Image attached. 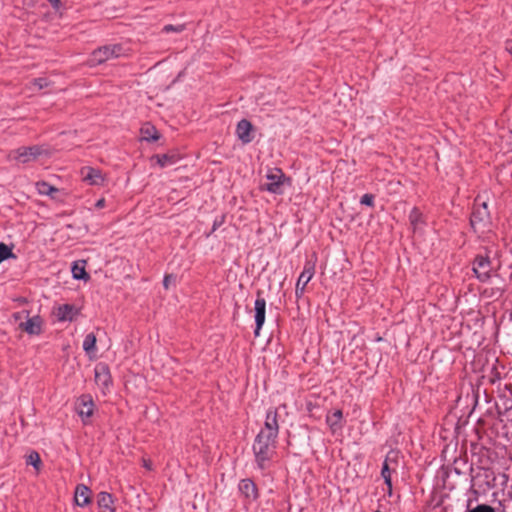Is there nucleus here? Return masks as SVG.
I'll return each instance as SVG.
<instances>
[{
  "instance_id": "f257e3e1",
  "label": "nucleus",
  "mask_w": 512,
  "mask_h": 512,
  "mask_svg": "<svg viewBox=\"0 0 512 512\" xmlns=\"http://www.w3.org/2000/svg\"><path fill=\"white\" fill-rule=\"evenodd\" d=\"M276 438L267 436L264 433H258L253 444V451L257 465L260 469L266 467L275 450Z\"/></svg>"
},
{
  "instance_id": "f03ea898",
  "label": "nucleus",
  "mask_w": 512,
  "mask_h": 512,
  "mask_svg": "<svg viewBox=\"0 0 512 512\" xmlns=\"http://www.w3.org/2000/svg\"><path fill=\"white\" fill-rule=\"evenodd\" d=\"M129 54L130 50L121 44L107 45L94 50L89 63L91 66H96L112 59L127 57Z\"/></svg>"
},
{
  "instance_id": "7ed1b4c3",
  "label": "nucleus",
  "mask_w": 512,
  "mask_h": 512,
  "mask_svg": "<svg viewBox=\"0 0 512 512\" xmlns=\"http://www.w3.org/2000/svg\"><path fill=\"white\" fill-rule=\"evenodd\" d=\"M479 198L475 199V205L470 218V224L474 231L483 232L490 224V212L488 210L487 202L479 203Z\"/></svg>"
},
{
  "instance_id": "20e7f679",
  "label": "nucleus",
  "mask_w": 512,
  "mask_h": 512,
  "mask_svg": "<svg viewBox=\"0 0 512 512\" xmlns=\"http://www.w3.org/2000/svg\"><path fill=\"white\" fill-rule=\"evenodd\" d=\"M267 182L261 186L262 190H267L273 194H282L284 186L288 182L285 174L280 169H272L266 175Z\"/></svg>"
},
{
  "instance_id": "39448f33",
  "label": "nucleus",
  "mask_w": 512,
  "mask_h": 512,
  "mask_svg": "<svg viewBox=\"0 0 512 512\" xmlns=\"http://www.w3.org/2000/svg\"><path fill=\"white\" fill-rule=\"evenodd\" d=\"M45 150L41 146L21 147L9 153V159L26 164L38 159Z\"/></svg>"
},
{
  "instance_id": "423d86ee",
  "label": "nucleus",
  "mask_w": 512,
  "mask_h": 512,
  "mask_svg": "<svg viewBox=\"0 0 512 512\" xmlns=\"http://www.w3.org/2000/svg\"><path fill=\"white\" fill-rule=\"evenodd\" d=\"M473 272L480 281H487L491 276V262L489 258L485 256H477L473 263Z\"/></svg>"
},
{
  "instance_id": "0eeeda50",
  "label": "nucleus",
  "mask_w": 512,
  "mask_h": 512,
  "mask_svg": "<svg viewBox=\"0 0 512 512\" xmlns=\"http://www.w3.org/2000/svg\"><path fill=\"white\" fill-rule=\"evenodd\" d=\"M278 414L276 410H269L266 414L264 428L259 433H264L267 436L277 438L279 432Z\"/></svg>"
},
{
  "instance_id": "6e6552de",
  "label": "nucleus",
  "mask_w": 512,
  "mask_h": 512,
  "mask_svg": "<svg viewBox=\"0 0 512 512\" xmlns=\"http://www.w3.org/2000/svg\"><path fill=\"white\" fill-rule=\"evenodd\" d=\"M255 322L256 329L254 331L255 336H259L260 330L265 322V311H266V301L264 298L260 297V293L258 292V297L255 301Z\"/></svg>"
},
{
  "instance_id": "1a4fd4ad",
  "label": "nucleus",
  "mask_w": 512,
  "mask_h": 512,
  "mask_svg": "<svg viewBox=\"0 0 512 512\" xmlns=\"http://www.w3.org/2000/svg\"><path fill=\"white\" fill-rule=\"evenodd\" d=\"M314 272H315L314 265L309 262L306 263L304 270L300 274L298 281L296 283L295 292H296L297 297H300L303 294L305 287L308 284V282L312 279Z\"/></svg>"
},
{
  "instance_id": "9d476101",
  "label": "nucleus",
  "mask_w": 512,
  "mask_h": 512,
  "mask_svg": "<svg viewBox=\"0 0 512 512\" xmlns=\"http://www.w3.org/2000/svg\"><path fill=\"white\" fill-rule=\"evenodd\" d=\"M78 415L85 422V419L91 417L94 411L93 399L90 395H82L77 403Z\"/></svg>"
},
{
  "instance_id": "9b49d317",
  "label": "nucleus",
  "mask_w": 512,
  "mask_h": 512,
  "mask_svg": "<svg viewBox=\"0 0 512 512\" xmlns=\"http://www.w3.org/2000/svg\"><path fill=\"white\" fill-rule=\"evenodd\" d=\"M95 382L98 386L106 389L111 384V375L108 366L104 363H99L95 366Z\"/></svg>"
},
{
  "instance_id": "f8f14e48",
  "label": "nucleus",
  "mask_w": 512,
  "mask_h": 512,
  "mask_svg": "<svg viewBox=\"0 0 512 512\" xmlns=\"http://www.w3.org/2000/svg\"><path fill=\"white\" fill-rule=\"evenodd\" d=\"M19 329L29 335H39L42 332V319L40 316L28 318L25 322L19 324Z\"/></svg>"
},
{
  "instance_id": "ddd939ff",
  "label": "nucleus",
  "mask_w": 512,
  "mask_h": 512,
  "mask_svg": "<svg viewBox=\"0 0 512 512\" xmlns=\"http://www.w3.org/2000/svg\"><path fill=\"white\" fill-rule=\"evenodd\" d=\"M83 179L91 185H102L104 176L101 171L92 167H85L81 171Z\"/></svg>"
},
{
  "instance_id": "4468645a",
  "label": "nucleus",
  "mask_w": 512,
  "mask_h": 512,
  "mask_svg": "<svg viewBox=\"0 0 512 512\" xmlns=\"http://www.w3.org/2000/svg\"><path fill=\"white\" fill-rule=\"evenodd\" d=\"M251 131H252V124L248 120L243 119L238 122L237 128H236V133H237L238 138L243 143L247 144L252 141Z\"/></svg>"
},
{
  "instance_id": "2eb2a0df",
  "label": "nucleus",
  "mask_w": 512,
  "mask_h": 512,
  "mask_svg": "<svg viewBox=\"0 0 512 512\" xmlns=\"http://www.w3.org/2000/svg\"><path fill=\"white\" fill-rule=\"evenodd\" d=\"M90 489L84 485L79 484L75 489L74 500L78 506L84 507L90 503Z\"/></svg>"
},
{
  "instance_id": "dca6fc26",
  "label": "nucleus",
  "mask_w": 512,
  "mask_h": 512,
  "mask_svg": "<svg viewBox=\"0 0 512 512\" xmlns=\"http://www.w3.org/2000/svg\"><path fill=\"white\" fill-rule=\"evenodd\" d=\"M239 490L249 500H255L258 497L257 487L250 479H243L239 484Z\"/></svg>"
},
{
  "instance_id": "f3484780",
  "label": "nucleus",
  "mask_w": 512,
  "mask_h": 512,
  "mask_svg": "<svg viewBox=\"0 0 512 512\" xmlns=\"http://www.w3.org/2000/svg\"><path fill=\"white\" fill-rule=\"evenodd\" d=\"M97 504L100 512H115L112 495L107 492H100L98 494Z\"/></svg>"
},
{
  "instance_id": "a211bd4d",
  "label": "nucleus",
  "mask_w": 512,
  "mask_h": 512,
  "mask_svg": "<svg viewBox=\"0 0 512 512\" xmlns=\"http://www.w3.org/2000/svg\"><path fill=\"white\" fill-rule=\"evenodd\" d=\"M141 140L147 141V142H154L157 141L160 138V134L158 130L151 124L146 123L144 124L141 129Z\"/></svg>"
},
{
  "instance_id": "6ab92c4d",
  "label": "nucleus",
  "mask_w": 512,
  "mask_h": 512,
  "mask_svg": "<svg viewBox=\"0 0 512 512\" xmlns=\"http://www.w3.org/2000/svg\"><path fill=\"white\" fill-rule=\"evenodd\" d=\"M342 419L343 413L340 409H337L333 413L327 415L326 422L333 433L342 428Z\"/></svg>"
},
{
  "instance_id": "aec40b11",
  "label": "nucleus",
  "mask_w": 512,
  "mask_h": 512,
  "mask_svg": "<svg viewBox=\"0 0 512 512\" xmlns=\"http://www.w3.org/2000/svg\"><path fill=\"white\" fill-rule=\"evenodd\" d=\"M75 314L73 305L64 304L58 308L57 317L60 321H72Z\"/></svg>"
},
{
  "instance_id": "412c9836",
  "label": "nucleus",
  "mask_w": 512,
  "mask_h": 512,
  "mask_svg": "<svg viewBox=\"0 0 512 512\" xmlns=\"http://www.w3.org/2000/svg\"><path fill=\"white\" fill-rule=\"evenodd\" d=\"M96 341V336L93 333H89L85 336L83 341V349L88 355H91L95 352Z\"/></svg>"
},
{
  "instance_id": "4be33fe9",
  "label": "nucleus",
  "mask_w": 512,
  "mask_h": 512,
  "mask_svg": "<svg viewBox=\"0 0 512 512\" xmlns=\"http://www.w3.org/2000/svg\"><path fill=\"white\" fill-rule=\"evenodd\" d=\"M392 472H395V467L388 466L387 463H383L382 470H381V476L383 477L384 482L387 485L389 491H391V489H392V481H391Z\"/></svg>"
},
{
  "instance_id": "5701e85b",
  "label": "nucleus",
  "mask_w": 512,
  "mask_h": 512,
  "mask_svg": "<svg viewBox=\"0 0 512 512\" xmlns=\"http://www.w3.org/2000/svg\"><path fill=\"white\" fill-rule=\"evenodd\" d=\"M26 463L28 465H32L37 471H39L41 467L40 455L36 451H32L28 455Z\"/></svg>"
},
{
  "instance_id": "b1692460",
  "label": "nucleus",
  "mask_w": 512,
  "mask_h": 512,
  "mask_svg": "<svg viewBox=\"0 0 512 512\" xmlns=\"http://www.w3.org/2000/svg\"><path fill=\"white\" fill-rule=\"evenodd\" d=\"M72 273H73V277L75 279H78V280H80V279H83V280L89 279V275L85 271L84 266H79V265L75 264L72 267Z\"/></svg>"
},
{
  "instance_id": "393cba45",
  "label": "nucleus",
  "mask_w": 512,
  "mask_h": 512,
  "mask_svg": "<svg viewBox=\"0 0 512 512\" xmlns=\"http://www.w3.org/2000/svg\"><path fill=\"white\" fill-rule=\"evenodd\" d=\"M37 190L42 195H52L53 192H57L58 191L55 187L49 185L46 182H38L37 183Z\"/></svg>"
},
{
  "instance_id": "a878e982",
  "label": "nucleus",
  "mask_w": 512,
  "mask_h": 512,
  "mask_svg": "<svg viewBox=\"0 0 512 512\" xmlns=\"http://www.w3.org/2000/svg\"><path fill=\"white\" fill-rule=\"evenodd\" d=\"M409 220L414 229H416L418 224L422 221V214L419 212L418 209L414 208L410 212Z\"/></svg>"
},
{
  "instance_id": "bb28decb",
  "label": "nucleus",
  "mask_w": 512,
  "mask_h": 512,
  "mask_svg": "<svg viewBox=\"0 0 512 512\" xmlns=\"http://www.w3.org/2000/svg\"><path fill=\"white\" fill-rule=\"evenodd\" d=\"M398 459H399V453L397 451H390L385 460L384 463H387L388 466H394L395 469L398 466Z\"/></svg>"
},
{
  "instance_id": "cd10ccee",
  "label": "nucleus",
  "mask_w": 512,
  "mask_h": 512,
  "mask_svg": "<svg viewBox=\"0 0 512 512\" xmlns=\"http://www.w3.org/2000/svg\"><path fill=\"white\" fill-rule=\"evenodd\" d=\"M11 257H14L12 249L6 244L0 243V263Z\"/></svg>"
},
{
  "instance_id": "c85d7f7f",
  "label": "nucleus",
  "mask_w": 512,
  "mask_h": 512,
  "mask_svg": "<svg viewBox=\"0 0 512 512\" xmlns=\"http://www.w3.org/2000/svg\"><path fill=\"white\" fill-rule=\"evenodd\" d=\"M157 163L160 165V167H166L169 164H173L175 162L173 156H169L167 154L164 155H156L155 156Z\"/></svg>"
},
{
  "instance_id": "c756f323",
  "label": "nucleus",
  "mask_w": 512,
  "mask_h": 512,
  "mask_svg": "<svg viewBox=\"0 0 512 512\" xmlns=\"http://www.w3.org/2000/svg\"><path fill=\"white\" fill-rule=\"evenodd\" d=\"M31 85V88L41 90L48 87L50 85V82L46 78H37L32 81Z\"/></svg>"
},
{
  "instance_id": "7c9ffc66",
  "label": "nucleus",
  "mask_w": 512,
  "mask_h": 512,
  "mask_svg": "<svg viewBox=\"0 0 512 512\" xmlns=\"http://www.w3.org/2000/svg\"><path fill=\"white\" fill-rule=\"evenodd\" d=\"M468 512H495L494 508L486 505V504H480L477 505L475 508L470 509Z\"/></svg>"
},
{
  "instance_id": "2f4dec72",
  "label": "nucleus",
  "mask_w": 512,
  "mask_h": 512,
  "mask_svg": "<svg viewBox=\"0 0 512 512\" xmlns=\"http://www.w3.org/2000/svg\"><path fill=\"white\" fill-rule=\"evenodd\" d=\"M184 30V25H166L164 26L163 28V31L166 32V33H169V32H182Z\"/></svg>"
},
{
  "instance_id": "473e14b6",
  "label": "nucleus",
  "mask_w": 512,
  "mask_h": 512,
  "mask_svg": "<svg viewBox=\"0 0 512 512\" xmlns=\"http://www.w3.org/2000/svg\"><path fill=\"white\" fill-rule=\"evenodd\" d=\"M360 203L367 206H373L374 196L372 194H364L361 197Z\"/></svg>"
},
{
  "instance_id": "72a5a7b5",
  "label": "nucleus",
  "mask_w": 512,
  "mask_h": 512,
  "mask_svg": "<svg viewBox=\"0 0 512 512\" xmlns=\"http://www.w3.org/2000/svg\"><path fill=\"white\" fill-rule=\"evenodd\" d=\"M174 281V277L172 275H166L163 280V286L165 289H168L171 282Z\"/></svg>"
},
{
  "instance_id": "f704fd0d",
  "label": "nucleus",
  "mask_w": 512,
  "mask_h": 512,
  "mask_svg": "<svg viewBox=\"0 0 512 512\" xmlns=\"http://www.w3.org/2000/svg\"><path fill=\"white\" fill-rule=\"evenodd\" d=\"M54 9H59L61 6V0H48Z\"/></svg>"
},
{
  "instance_id": "c9c22d12",
  "label": "nucleus",
  "mask_w": 512,
  "mask_h": 512,
  "mask_svg": "<svg viewBox=\"0 0 512 512\" xmlns=\"http://www.w3.org/2000/svg\"><path fill=\"white\" fill-rule=\"evenodd\" d=\"M105 206V199L104 198H101L99 199L96 203H95V207L97 209H101Z\"/></svg>"
},
{
  "instance_id": "e433bc0d",
  "label": "nucleus",
  "mask_w": 512,
  "mask_h": 512,
  "mask_svg": "<svg viewBox=\"0 0 512 512\" xmlns=\"http://www.w3.org/2000/svg\"><path fill=\"white\" fill-rule=\"evenodd\" d=\"M506 50L512 55V40L506 42Z\"/></svg>"
},
{
  "instance_id": "4c0bfd02",
  "label": "nucleus",
  "mask_w": 512,
  "mask_h": 512,
  "mask_svg": "<svg viewBox=\"0 0 512 512\" xmlns=\"http://www.w3.org/2000/svg\"><path fill=\"white\" fill-rule=\"evenodd\" d=\"M143 465H144L145 468L151 469V462L150 461L143 460Z\"/></svg>"
},
{
  "instance_id": "58836bf2",
  "label": "nucleus",
  "mask_w": 512,
  "mask_h": 512,
  "mask_svg": "<svg viewBox=\"0 0 512 512\" xmlns=\"http://www.w3.org/2000/svg\"><path fill=\"white\" fill-rule=\"evenodd\" d=\"M300 1H301L302 3H304V4H307V3H309L311 0H300Z\"/></svg>"
},
{
  "instance_id": "ea45409f",
  "label": "nucleus",
  "mask_w": 512,
  "mask_h": 512,
  "mask_svg": "<svg viewBox=\"0 0 512 512\" xmlns=\"http://www.w3.org/2000/svg\"><path fill=\"white\" fill-rule=\"evenodd\" d=\"M217 228V223L215 222L214 225H213V229H212V232L215 231Z\"/></svg>"
}]
</instances>
